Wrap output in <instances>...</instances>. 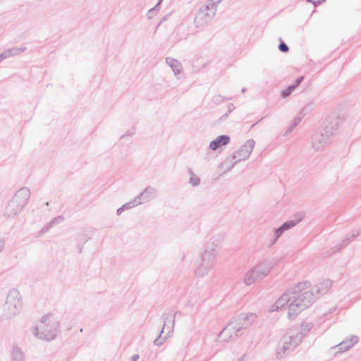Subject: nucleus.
I'll return each mask as SVG.
<instances>
[{"mask_svg":"<svg viewBox=\"0 0 361 361\" xmlns=\"http://www.w3.org/2000/svg\"><path fill=\"white\" fill-rule=\"evenodd\" d=\"M299 287H301L300 291L296 290L295 293H293L292 296L289 298L288 302H290L289 305L290 307L294 309V307L296 306L297 307H299L300 306L305 305V304H302L305 299L310 298L312 295V293L309 291H305L304 293H301L300 292L302 290L308 289L307 285L305 283H301L300 284Z\"/></svg>","mask_w":361,"mask_h":361,"instance_id":"f257e3e1","label":"nucleus"},{"mask_svg":"<svg viewBox=\"0 0 361 361\" xmlns=\"http://www.w3.org/2000/svg\"><path fill=\"white\" fill-rule=\"evenodd\" d=\"M230 142V137L228 135H219L215 140L212 141L209 144V147L212 150H216L217 149L226 145Z\"/></svg>","mask_w":361,"mask_h":361,"instance_id":"f03ea898","label":"nucleus"},{"mask_svg":"<svg viewBox=\"0 0 361 361\" xmlns=\"http://www.w3.org/2000/svg\"><path fill=\"white\" fill-rule=\"evenodd\" d=\"M253 148L254 142L252 140H248L238 152V157L241 159L247 158L250 155Z\"/></svg>","mask_w":361,"mask_h":361,"instance_id":"7ed1b4c3","label":"nucleus"},{"mask_svg":"<svg viewBox=\"0 0 361 361\" xmlns=\"http://www.w3.org/2000/svg\"><path fill=\"white\" fill-rule=\"evenodd\" d=\"M302 79V78H301L300 79H299L297 82H296V85H293V86H290L288 87L286 90H284L283 92H282L281 93V96L283 97H286L287 96H288L290 92L295 89V87L296 86L298 85V84L300 83V82L301 81V80Z\"/></svg>","mask_w":361,"mask_h":361,"instance_id":"20e7f679","label":"nucleus"},{"mask_svg":"<svg viewBox=\"0 0 361 361\" xmlns=\"http://www.w3.org/2000/svg\"><path fill=\"white\" fill-rule=\"evenodd\" d=\"M279 49L283 52H287L288 51V47L285 43H281Z\"/></svg>","mask_w":361,"mask_h":361,"instance_id":"39448f33","label":"nucleus"},{"mask_svg":"<svg viewBox=\"0 0 361 361\" xmlns=\"http://www.w3.org/2000/svg\"><path fill=\"white\" fill-rule=\"evenodd\" d=\"M222 0H211V3H210V6L212 7V9H214V8L216 7V6L219 4L220 2H221Z\"/></svg>","mask_w":361,"mask_h":361,"instance_id":"423d86ee","label":"nucleus"},{"mask_svg":"<svg viewBox=\"0 0 361 361\" xmlns=\"http://www.w3.org/2000/svg\"><path fill=\"white\" fill-rule=\"evenodd\" d=\"M206 15H207V13H205V10L201 11L198 16H197V19L202 20L203 17Z\"/></svg>","mask_w":361,"mask_h":361,"instance_id":"0eeeda50","label":"nucleus"},{"mask_svg":"<svg viewBox=\"0 0 361 361\" xmlns=\"http://www.w3.org/2000/svg\"><path fill=\"white\" fill-rule=\"evenodd\" d=\"M295 224L292 222L290 223H286L283 226H281V229L285 230L288 228L293 226Z\"/></svg>","mask_w":361,"mask_h":361,"instance_id":"6e6552de","label":"nucleus"},{"mask_svg":"<svg viewBox=\"0 0 361 361\" xmlns=\"http://www.w3.org/2000/svg\"><path fill=\"white\" fill-rule=\"evenodd\" d=\"M191 181L193 185H197L200 183V180L197 178H191Z\"/></svg>","mask_w":361,"mask_h":361,"instance_id":"1a4fd4ad","label":"nucleus"},{"mask_svg":"<svg viewBox=\"0 0 361 361\" xmlns=\"http://www.w3.org/2000/svg\"><path fill=\"white\" fill-rule=\"evenodd\" d=\"M138 359V355H134L132 357V361H137Z\"/></svg>","mask_w":361,"mask_h":361,"instance_id":"9d476101","label":"nucleus"},{"mask_svg":"<svg viewBox=\"0 0 361 361\" xmlns=\"http://www.w3.org/2000/svg\"><path fill=\"white\" fill-rule=\"evenodd\" d=\"M3 245H2V243L0 242V250L2 248Z\"/></svg>","mask_w":361,"mask_h":361,"instance_id":"9b49d317","label":"nucleus"}]
</instances>
